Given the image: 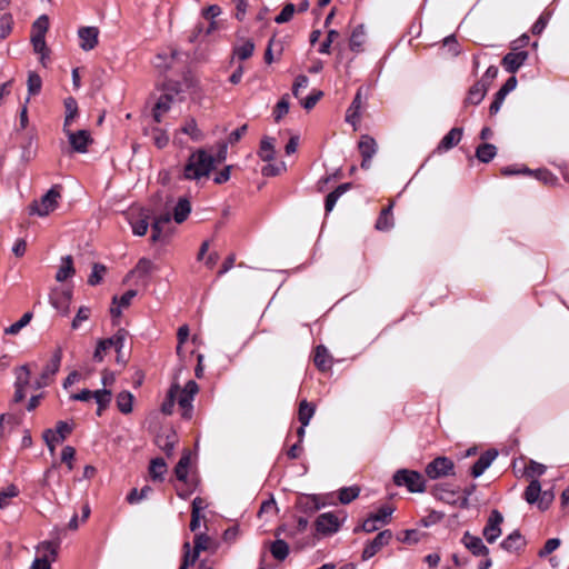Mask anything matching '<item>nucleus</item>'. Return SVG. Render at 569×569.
<instances>
[{
    "label": "nucleus",
    "mask_w": 569,
    "mask_h": 569,
    "mask_svg": "<svg viewBox=\"0 0 569 569\" xmlns=\"http://www.w3.org/2000/svg\"><path fill=\"white\" fill-rule=\"evenodd\" d=\"M213 169V156L203 149H199L189 156L184 166L183 178L187 180H199L208 177Z\"/></svg>",
    "instance_id": "nucleus-1"
},
{
    "label": "nucleus",
    "mask_w": 569,
    "mask_h": 569,
    "mask_svg": "<svg viewBox=\"0 0 569 569\" xmlns=\"http://www.w3.org/2000/svg\"><path fill=\"white\" fill-rule=\"evenodd\" d=\"M528 41L529 37L527 34H522L520 38L512 41L510 52L507 53L501 61L508 72L515 73L528 59V51L523 49L528 44Z\"/></svg>",
    "instance_id": "nucleus-2"
},
{
    "label": "nucleus",
    "mask_w": 569,
    "mask_h": 569,
    "mask_svg": "<svg viewBox=\"0 0 569 569\" xmlns=\"http://www.w3.org/2000/svg\"><path fill=\"white\" fill-rule=\"evenodd\" d=\"M61 186H52L46 194H43L40 201L34 200L29 206L30 214H38L40 217H47L50 212L54 211L58 207V200L61 198Z\"/></svg>",
    "instance_id": "nucleus-3"
},
{
    "label": "nucleus",
    "mask_w": 569,
    "mask_h": 569,
    "mask_svg": "<svg viewBox=\"0 0 569 569\" xmlns=\"http://www.w3.org/2000/svg\"><path fill=\"white\" fill-rule=\"evenodd\" d=\"M396 486H405L410 492L426 491V481L423 476L415 470L400 469L393 475Z\"/></svg>",
    "instance_id": "nucleus-4"
},
{
    "label": "nucleus",
    "mask_w": 569,
    "mask_h": 569,
    "mask_svg": "<svg viewBox=\"0 0 569 569\" xmlns=\"http://www.w3.org/2000/svg\"><path fill=\"white\" fill-rule=\"evenodd\" d=\"M497 74H498V69L493 66H490L487 69L485 76L481 78V80L478 81L477 83H475L469 89L468 96L466 98V103H470V104L480 103L487 92V87H488L489 82L492 79H495Z\"/></svg>",
    "instance_id": "nucleus-5"
},
{
    "label": "nucleus",
    "mask_w": 569,
    "mask_h": 569,
    "mask_svg": "<svg viewBox=\"0 0 569 569\" xmlns=\"http://www.w3.org/2000/svg\"><path fill=\"white\" fill-rule=\"evenodd\" d=\"M127 335V330L121 328L112 337L99 340L93 353V359L99 362L102 361L103 352H106L110 348H114L117 353H120L121 349L123 348Z\"/></svg>",
    "instance_id": "nucleus-6"
},
{
    "label": "nucleus",
    "mask_w": 569,
    "mask_h": 569,
    "mask_svg": "<svg viewBox=\"0 0 569 569\" xmlns=\"http://www.w3.org/2000/svg\"><path fill=\"white\" fill-rule=\"evenodd\" d=\"M432 495L446 503L460 508L467 507V496L462 495L460 490L449 488L447 485H436L432 488Z\"/></svg>",
    "instance_id": "nucleus-7"
},
{
    "label": "nucleus",
    "mask_w": 569,
    "mask_h": 569,
    "mask_svg": "<svg viewBox=\"0 0 569 569\" xmlns=\"http://www.w3.org/2000/svg\"><path fill=\"white\" fill-rule=\"evenodd\" d=\"M198 391H199L198 383L194 380H189L186 383L184 388L180 389V391L178 392V395H179L178 405L182 409V417L184 419H191V417H192V410H193L192 401H193L194 396L198 393Z\"/></svg>",
    "instance_id": "nucleus-8"
},
{
    "label": "nucleus",
    "mask_w": 569,
    "mask_h": 569,
    "mask_svg": "<svg viewBox=\"0 0 569 569\" xmlns=\"http://www.w3.org/2000/svg\"><path fill=\"white\" fill-rule=\"evenodd\" d=\"M61 359L62 348L58 346L53 351L51 360L46 365L40 377L34 381L36 389H41L50 383L52 377L59 371Z\"/></svg>",
    "instance_id": "nucleus-9"
},
{
    "label": "nucleus",
    "mask_w": 569,
    "mask_h": 569,
    "mask_svg": "<svg viewBox=\"0 0 569 569\" xmlns=\"http://www.w3.org/2000/svg\"><path fill=\"white\" fill-rule=\"evenodd\" d=\"M455 463L447 457H437L430 461L425 472L430 479H438L453 473Z\"/></svg>",
    "instance_id": "nucleus-10"
},
{
    "label": "nucleus",
    "mask_w": 569,
    "mask_h": 569,
    "mask_svg": "<svg viewBox=\"0 0 569 569\" xmlns=\"http://www.w3.org/2000/svg\"><path fill=\"white\" fill-rule=\"evenodd\" d=\"M316 531L322 536H329L337 532L340 528L338 517L332 512H325L318 516L315 521Z\"/></svg>",
    "instance_id": "nucleus-11"
},
{
    "label": "nucleus",
    "mask_w": 569,
    "mask_h": 569,
    "mask_svg": "<svg viewBox=\"0 0 569 569\" xmlns=\"http://www.w3.org/2000/svg\"><path fill=\"white\" fill-rule=\"evenodd\" d=\"M392 539V532L389 529L380 531L367 546L362 551V560H368L377 555L382 547L387 546Z\"/></svg>",
    "instance_id": "nucleus-12"
},
{
    "label": "nucleus",
    "mask_w": 569,
    "mask_h": 569,
    "mask_svg": "<svg viewBox=\"0 0 569 569\" xmlns=\"http://www.w3.org/2000/svg\"><path fill=\"white\" fill-rule=\"evenodd\" d=\"M66 134L73 151L84 153L88 151V146L93 142L88 130H78L76 132L66 129Z\"/></svg>",
    "instance_id": "nucleus-13"
},
{
    "label": "nucleus",
    "mask_w": 569,
    "mask_h": 569,
    "mask_svg": "<svg viewBox=\"0 0 569 569\" xmlns=\"http://www.w3.org/2000/svg\"><path fill=\"white\" fill-rule=\"evenodd\" d=\"M71 299H72V289H53L50 293L51 305L62 316H67L69 313Z\"/></svg>",
    "instance_id": "nucleus-14"
},
{
    "label": "nucleus",
    "mask_w": 569,
    "mask_h": 569,
    "mask_svg": "<svg viewBox=\"0 0 569 569\" xmlns=\"http://www.w3.org/2000/svg\"><path fill=\"white\" fill-rule=\"evenodd\" d=\"M358 149L362 157L361 168L369 169L370 161H371L372 157L376 154L377 149H378L376 140L372 137H370L369 134H362L360 137L359 143H358Z\"/></svg>",
    "instance_id": "nucleus-15"
},
{
    "label": "nucleus",
    "mask_w": 569,
    "mask_h": 569,
    "mask_svg": "<svg viewBox=\"0 0 569 569\" xmlns=\"http://www.w3.org/2000/svg\"><path fill=\"white\" fill-rule=\"evenodd\" d=\"M30 382V370L27 365L21 366L17 371L16 390L13 395V402H21L26 398L24 388Z\"/></svg>",
    "instance_id": "nucleus-16"
},
{
    "label": "nucleus",
    "mask_w": 569,
    "mask_h": 569,
    "mask_svg": "<svg viewBox=\"0 0 569 569\" xmlns=\"http://www.w3.org/2000/svg\"><path fill=\"white\" fill-rule=\"evenodd\" d=\"M526 545V538L518 530H515L502 542H500V548L507 552L519 555L525 550Z\"/></svg>",
    "instance_id": "nucleus-17"
},
{
    "label": "nucleus",
    "mask_w": 569,
    "mask_h": 569,
    "mask_svg": "<svg viewBox=\"0 0 569 569\" xmlns=\"http://www.w3.org/2000/svg\"><path fill=\"white\" fill-rule=\"evenodd\" d=\"M461 542L473 556H488L489 553V549L483 543L482 539L480 537L472 536L469 531L463 533Z\"/></svg>",
    "instance_id": "nucleus-18"
},
{
    "label": "nucleus",
    "mask_w": 569,
    "mask_h": 569,
    "mask_svg": "<svg viewBox=\"0 0 569 569\" xmlns=\"http://www.w3.org/2000/svg\"><path fill=\"white\" fill-rule=\"evenodd\" d=\"M519 172H526L529 174H533L536 177V179H538L546 186H556L558 183L557 176H555L548 169H538L536 171H531V170L525 168L522 170L515 171L508 167L502 171L503 174H513V173H519Z\"/></svg>",
    "instance_id": "nucleus-19"
},
{
    "label": "nucleus",
    "mask_w": 569,
    "mask_h": 569,
    "mask_svg": "<svg viewBox=\"0 0 569 569\" xmlns=\"http://www.w3.org/2000/svg\"><path fill=\"white\" fill-rule=\"evenodd\" d=\"M80 48L84 51L92 50L98 44L99 29L97 27H82L78 31Z\"/></svg>",
    "instance_id": "nucleus-20"
},
{
    "label": "nucleus",
    "mask_w": 569,
    "mask_h": 569,
    "mask_svg": "<svg viewBox=\"0 0 569 569\" xmlns=\"http://www.w3.org/2000/svg\"><path fill=\"white\" fill-rule=\"evenodd\" d=\"M498 456L497 449H489L483 452L471 467L470 473L473 478L480 477Z\"/></svg>",
    "instance_id": "nucleus-21"
},
{
    "label": "nucleus",
    "mask_w": 569,
    "mask_h": 569,
    "mask_svg": "<svg viewBox=\"0 0 569 569\" xmlns=\"http://www.w3.org/2000/svg\"><path fill=\"white\" fill-rule=\"evenodd\" d=\"M325 503H321L318 496L305 495L298 498L296 507L299 511L308 515L317 512Z\"/></svg>",
    "instance_id": "nucleus-22"
},
{
    "label": "nucleus",
    "mask_w": 569,
    "mask_h": 569,
    "mask_svg": "<svg viewBox=\"0 0 569 569\" xmlns=\"http://www.w3.org/2000/svg\"><path fill=\"white\" fill-rule=\"evenodd\" d=\"M151 212L148 209H141L137 218L130 220L132 231L136 236L142 237L149 228Z\"/></svg>",
    "instance_id": "nucleus-23"
},
{
    "label": "nucleus",
    "mask_w": 569,
    "mask_h": 569,
    "mask_svg": "<svg viewBox=\"0 0 569 569\" xmlns=\"http://www.w3.org/2000/svg\"><path fill=\"white\" fill-rule=\"evenodd\" d=\"M362 90L361 88L358 89L350 107L347 110L346 114V121L351 123L353 127L359 122L360 120V110L362 107Z\"/></svg>",
    "instance_id": "nucleus-24"
},
{
    "label": "nucleus",
    "mask_w": 569,
    "mask_h": 569,
    "mask_svg": "<svg viewBox=\"0 0 569 569\" xmlns=\"http://www.w3.org/2000/svg\"><path fill=\"white\" fill-rule=\"evenodd\" d=\"M462 138V128H452L439 142L437 150L447 151L457 146Z\"/></svg>",
    "instance_id": "nucleus-25"
},
{
    "label": "nucleus",
    "mask_w": 569,
    "mask_h": 569,
    "mask_svg": "<svg viewBox=\"0 0 569 569\" xmlns=\"http://www.w3.org/2000/svg\"><path fill=\"white\" fill-rule=\"evenodd\" d=\"M172 101H173V97H172V93H170V92H164L163 94L160 96V98L158 99V101L154 104V108L152 110V117H153L154 122H157V123L161 122L162 113L167 112L170 109Z\"/></svg>",
    "instance_id": "nucleus-26"
},
{
    "label": "nucleus",
    "mask_w": 569,
    "mask_h": 569,
    "mask_svg": "<svg viewBox=\"0 0 569 569\" xmlns=\"http://www.w3.org/2000/svg\"><path fill=\"white\" fill-rule=\"evenodd\" d=\"M178 441L177 433L174 431H170L168 433H161L157 436L156 442L158 447L167 455L172 456L174 446Z\"/></svg>",
    "instance_id": "nucleus-27"
},
{
    "label": "nucleus",
    "mask_w": 569,
    "mask_h": 569,
    "mask_svg": "<svg viewBox=\"0 0 569 569\" xmlns=\"http://www.w3.org/2000/svg\"><path fill=\"white\" fill-rule=\"evenodd\" d=\"M392 208H393V202H390L389 206H387L386 208H383L381 211H380V214L376 221V229L379 230V231H388L390 230L395 222H393V216H392Z\"/></svg>",
    "instance_id": "nucleus-28"
},
{
    "label": "nucleus",
    "mask_w": 569,
    "mask_h": 569,
    "mask_svg": "<svg viewBox=\"0 0 569 569\" xmlns=\"http://www.w3.org/2000/svg\"><path fill=\"white\" fill-rule=\"evenodd\" d=\"M313 361L316 367L321 371L329 370L332 365L331 356L322 345L316 347Z\"/></svg>",
    "instance_id": "nucleus-29"
},
{
    "label": "nucleus",
    "mask_w": 569,
    "mask_h": 569,
    "mask_svg": "<svg viewBox=\"0 0 569 569\" xmlns=\"http://www.w3.org/2000/svg\"><path fill=\"white\" fill-rule=\"evenodd\" d=\"M76 273V269L73 267V259L71 256H66L61 258V264L56 273V280L58 282H63L67 279L73 277Z\"/></svg>",
    "instance_id": "nucleus-30"
},
{
    "label": "nucleus",
    "mask_w": 569,
    "mask_h": 569,
    "mask_svg": "<svg viewBox=\"0 0 569 569\" xmlns=\"http://www.w3.org/2000/svg\"><path fill=\"white\" fill-rule=\"evenodd\" d=\"M483 537L489 543H492L498 537V509H493L490 512L488 522L483 528Z\"/></svg>",
    "instance_id": "nucleus-31"
},
{
    "label": "nucleus",
    "mask_w": 569,
    "mask_h": 569,
    "mask_svg": "<svg viewBox=\"0 0 569 569\" xmlns=\"http://www.w3.org/2000/svg\"><path fill=\"white\" fill-rule=\"evenodd\" d=\"M273 142L274 139L271 137L266 136L261 139L258 156L262 161L270 162L274 159L276 150Z\"/></svg>",
    "instance_id": "nucleus-32"
},
{
    "label": "nucleus",
    "mask_w": 569,
    "mask_h": 569,
    "mask_svg": "<svg viewBox=\"0 0 569 569\" xmlns=\"http://www.w3.org/2000/svg\"><path fill=\"white\" fill-rule=\"evenodd\" d=\"M191 212V204L187 198H180L173 208V219L177 223H182L187 220Z\"/></svg>",
    "instance_id": "nucleus-33"
},
{
    "label": "nucleus",
    "mask_w": 569,
    "mask_h": 569,
    "mask_svg": "<svg viewBox=\"0 0 569 569\" xmlns=\"http://www.w3.org/2000/svg\"><path fill=\"white\" fill-rule=\"evenodd\" d=\"M350 182L341 183L333 191L327 194L325 200V209L327 212H330L336 206L337 200L351 188Z\"/></svg>",
    "instance_id": "nucleus-34"
},
{
    "label": "nucleus",
    "mask_w": 569,
    "mask_h": 569,
    "mask_svg": "<svg viewBox=\"0 0 569 569\" xmlns=\"http://www.w3.org/2000/svg\"><path fill=\"white\" fill-rule=\"evenodd\" d=\"M167 472V463L163 458H154L150 461L149 473L153 481H163Z\"/></svg>",
    "instance_id": "nucleus-35"
},
{
    "label": "nucleus",
    "mask_w": 569,
    "mask_h": 569,
    "mask_svg": "<svg viewBox=\"0 0 569 569\" xmlns=\"http://www.w3.org/2000/svg\"><path fill=\"white\" fill-rule=\"evenodd\" d=\"M190 466V451L184 450L178 463L174 467V475L179 481H187L188 469Z\"/></svg>",
    "instance_id": "nucleus-36"
},
{
    "label": "nucleus",
    "mask_w": 569,
    "mask_h": 569,
    "mask_svg": "<svg viewBox=\"0 0 569 569\" xmlns=\"http://www.w3.org/2000/svg\"><path fill=\"white\" fill-rule=\"evenodd\" d=\"M144 134L150 136L157 148L162 149L169 143V136L167 132L158 127L144 129Z\"/></svg>",
    "instance_id": "nucleus-37"
},
{
    "label": "nucleus",
    "mask_w": 569,
    "mask_h": 569,
    "mask_svg": "<svg viewBox=\"0 0 569 569\" xmlns=\"http://www.w3.org/2000/svg\"><path fill=\"white\" fill-rule=\"evenodd\" d=\"M497 154V148L491 143H481L476 149V158L483 163L490 162Z\"/></svg>",
    "instance_id": "nucleus-38"
},
{
    "label": "nucleus",
    "mask_w": 569,
    "mask_h": 569,
    "mask_svg": "<svg viewBox=\"0 0 569 569\" xmlns=\"http://www.w3.org/2000/svg\"><path fill=\"white\" fill-rule=\"evenodd\" d=\"M179 391H180V386L178 383H172L167 393L164 401L161 405V412L163 415H171L173 412L176 398H177Z\"/></svg>",
    "instance_id": "nucleus-39"
},
{
    "label": "nucleus",
    "mask_w": 569,
    "mask_h": 569,
    "mask_svg": "<svg viewBox=\"0 0 569 569\" xmlns=\"http://www.w3.org/2000/svg\"><path fill=\"white\" fill-rule=\"evenodd\" d=\"M315 411H316V407L312 403L308 402L307 400H302L299 403V409H298V420L300 421V423L303 426H308L310 422V419L315 415Z\"/></svg>",
    "instance_id": "nucleus-40"
},
{
    "label": "nucleus",
    "mask_w": 569,
    "mask_h": 569,
    "mask_svg": "<svg viewBox=\"0 0 569 569\" xmlns=\"http://www.w3.org/2000/svg\"><path fill=\"white\" fill-rule=\"evenodd\" d=\"M366 32L363 24L357 26L350 37V49L355 52H360L365 42Z\"/></svg>",
    "instance_id": "nucleus-41"
},
{
    "label": "nucleus",
    "mask_w": 569,
    "mask_h": 569,
    "mask_svg": "<svg viewBox=\"0 0 569 569\" xmlns=\"http://www.w3.org/2000/svg\"><path fill=\"white\" fill-rule=\"evenodd\" d=\"M133 395L130 391H121L117 396V407L123 415L132 411Z\"/></svg>",
    "instance_id": "nucleus-42"
},
{
    "label": "nucleus",
    "mask_w": 569,
    "mask_h": 569,
    "mask_svg": "<svg viewBox=\"0 0 569 569\" xmlns=\"http://www.w3.org/2000/svg\"><path fill=\"white\" fill-rule=\"evenodd\" d=\"M541 495V485L538 479H532L523 492L526 501L530 505L537 503Z\"/></svg>",
    "instance_id": "nucleus-43"
},
{
    "label": "nucleus",
    "mask_w": 569,
    "mask_h": 569,
    "mask_svg": "<svg viewBox=\"0 0 569 569\" xmlns=\"http://www.w3.org/2000/svg\"><path fill=\"white\" fill-rule=\"evenodd\" d=\"M270 552L274 559L283 561L289 555V545L282 539H277L271 543Z\"/></svg>",
    "instance_id": "nucleus-44"
},
{
    "label": "nucleus",
    "mask_w": 569,
    "mask_h": 569,
    "mask_svg": "<svg viewBox=\"0 0 569 569\" xmlns=\"http://www.w3.org/2000/svg\"><path fill=\"white\" fill-rule=\"evenodd\" d=\"M32 317H33L32 312H30V311L26 312L17 322L7 327L4 329V333L10 335V336L18 335L21 331V329H23L27 325H29Z\"/></svg>",
    "instance_id": "nucleus-45"
},
{
    "label": "nucleus",
    "mask_w": 569,
    "mask_h": 569,
    "mask_svg": "<svg viewBox=\"0 0 569 569\" xmlns=\"http://www.w3.org/2000/svg\"><path fill=\"white\" fill-rule=\"evenodd\" d=\"M254 51V43L252 40H246L241 46H237L233 49V54L237 56L240 60L249 59Z\"/></svg>",
    "instance_id": "nucleus-46"
},
{
    "label": "nucleus",
    "mask_w": 569,
    "mask_h": 569,
    "mask_svg": "<svg viewBox=\"0 0 569 569\" xmlns=\"http://www.w3.org/2000/svg\"><path fill=\"white\" fill-rule=\"evenodd\" d=\"M360 488L358 486L345 487L339 490V501L342 505H348L358 498Z\"/></svg>",
    "instance_id": "nucleus-47"
},
{
    "label": "nucleus",
    "mask_w": 569,
    "mask_h": 569,
    "mask_svg": "<svg viewBox=\"0 0 569 569\" xmlns=\"http://www.w3.org/2000/svg\"><path fill=\"white\" fill-rule=\"evenodd\" d=\"M20 490L13 483L9 485L7 488L0 490V509H3L9 506V500L18 497Z\"/></svg>",
    "instance_id": "nucleus-48"
},
{
    "label": "nucleus",
    "mask_w": 569,
    "mask_h": 569,
    "mask_svg": "<svg viewBox=\"0 0 569 569\" xmlns=\"http://www.w3.org/2000/svg\"><path fill=\"white\" fill-rule=\"evenodd\" d=\"M106 272H107V267L104 264L99 263V262L93 263L92 272L88 278V284H90V286L99 284L102 281Z\"/></svg>",
    "instance_id": "nucleus-49"
},
{
    "label": "nucleus",
    "mask_w": 569,
    "mask_h": 569,
    "mask_svg": "<svg viewBox=\"0 0 569 569\" xmlns=\"http://www.w3.org/2000/svg\"><path fill=\"white\" fill-rule=\"evenodd\" d=\"M289 111V94L286 93L281 97L273 110V118L279 122Z\"/></svg>",
    "instance_id": "nucleus-50"
},
{
    "label": "nucleus",
    "mask_w": 569,
    "mask_h": 569,
    "mask_svg": "<svg viewBox=\"0 0 569 569\" xmlns=\"http://www.w3.org/2000/svg\"><path fill=\"white\" fill-rule=\"evenodd\" d=\"M53 431L57 436V442H62L73 431V425H70L67 421L60 420L57 422L56 429Z\"/></svg>",
    "instance_id": "nucleus-51"
},
{
    "label": "nucleus",
    "mask_w": 569,
    "mask_h": 569,
    "mask_svg": "<svg viewBox=\"0 0 569 569\" xmlns=\"http://www.w3.org/2000/svg\"><path fill=\"white\" fill-rule=\"evenodd\" d=\"M420 536H421V533L419 532V530L407 529V530L401 531L397 536V539L402 543L415 545V543L419 542Z\"/></svg>",
    "instance_id": "nucleus-52"
},
{
    "label": "nucleus",
    "mask_w": 569,
    "mask_h": 569,
    "mask_svg": "<svg viewBox=\"0 0 569 569\" xmlns=\"http://www.w3.org/2000/svg\"><path fill=\"white\" fill-rule=\"evenodd\" d=\"M546 466L542 463H539L537 461L530 460L529 463L525 468V475L528 478L536 479L537 477H540L545 473Z\"/></svg>",
    "instance_id": "nucleus-53"
},
{
    "label": "nucleus",
    "mask_w": 569,
    "mask_h": 569,
    "mask_svg": "<svg viewBox=\"0 0 569 569\" xmlns=\"http://www.w3.org/2000/svg\"><path fill=\"white\" fill-rule=\"evenodd\" d=\"M48 29L49 18L46 14H42L32 23V36L44 37Z\"/></svg>",
    "instance_id": "nucleus-54"
},
{
    "label": "nucleus",
    "mask_w": 569,
    "mask_h": 569,
    "mask_svg": "<svg viewBox=\"0 0 569 569\" xmlns=\"http://www.w3.org/2000/svg\"><path fill=\"white\" fill-rule=\"evenodd\" d=\"M152 489L150 486H144L140 491H138L137 488L131 489V491L127 496V501L131 505L137 503L141 501L142 499H146L151 492Z\"/></svg>",
    "instance_id": "nucleus-55"
},
{
    "label": "nucleus",
    "mask_w": 569,
    "mask_h": 569,
    "mask_svg": "<svg viewBox=\"0 0 569 569\" xmlns=\"http://www.w3.org/2000/svg\"><path fill=\"white\" fill-rule=\"evenodd\" d=\"M154 269H156V267L151 260H149L147 258H141L138 261L134 270H132L131 272H137L140 277H144V276L150 274Z\"/></svg>",
    "instance_id": "nucleus-56"
},
{
    "label": "nucleus",
    "mask_w": 569,
    "mask_h": 569,
    "mask_svg": "<svg viewBox=\"0 0 569 569\" xmlns=\"http://www.w3.org/2000/svg\"><path fill=\"white\" fill-rule=\"evenodd\" d=\"M27 84H28L29 94L30 96H36L41 90L42 80H41V78H40V76L38 73L30 72L29 76H28Z\"/></svg>",
    "instance_id": "nucleus-57"
},
{
    "label": "nucleus",
    "mask_w": 569,
    "mask_h": 569,
    "mask_svg": "<svg viewBox=\"0 0 569 569\" xmlns=\"http://www.w3.org/2000/svg\"><path fill=\"white\" fill-rule=\"evenodd\" d=\"M13 19L10 13L0 17V39H6L12 31Z\"/></svg>",
    "instance_id": "nucleus-58"
},
{
    "label": "nucleus",
    "mask_w": 569,
    "mask_h": 569,
    "mask_svg": "<svg viewBox=\"0 0 569 569\" xmlns=\"http://www.w3.org/2000/svg\"><path fill=\"white\" fill-rule=\"evenodd\" d=\"M181 131L191 137L192 140L199 141L202 138L201 131L198 129L197 122L194 119H190L182 127Z\"/></svg>",
    "instance_id": "nucleus-59"
},
{
    "label": "nucleus",
    "mask_w": 569,
    "mask_h": 569,
    "mask_svg": "<svg viewBox=\"0 0 569 569\" xmlns=\"http://www.w3.org/2000/svg\"><path fill=\"white\" fill-rule=\"evenodd\" d=\"M93 398L96 399V402L100 407H108L111 402L112 392L109 389H99L93 391Z\"/></svg>",
    "instance_id": "nucleus-60"
},
{
    "label": "nucleus",
    "mask_w": 569,
    "mask_h": 569,
    "mask_svg": "<svg viewBox=\"0 0 569 569\" xmlns=\"http://www.w3.org/2000/svg\"><path fill=\"white\" fill-rule=\"evenodd\" d=\"M31 42H32L34 52L41 54V60H43L46 57H48L49 50L47 48L44 37L32 36Z\"/></svg>",
    "instance_id": "nucleus-61"
},
{
    "label": "nucleus",
    "mask_w": 569,
    "mask_h": 569,
    "mask_svg": "<svg viewBox=\"0 0 569 569\" xmlns=\"http://www.w3.org/2000/svg\"><path fill=\"white\" fill-rule=\"evenodd\" d=\"M295 10L296 7L293 3H287L282 8L281 12L274 18V22L278 24H282L290 21L293 17Z\"/></svg>",
    "instance_id": "nucleus-62"
},
{
    "label": "nucleus",
    "mask_w": 569,
    "mask_h": 569,
    "mask_svg": "<svg viewBox=\"0 0 569 569\" xmlns=\"http://www.w3.org/2000/svg\"><path fill=\"white\" fill-rule=\"evenodd\" d=\"M550 17H551V12H549V11L542 12L531 28L532 34H535V36L540 34L547 27V24L550 20Z\"/></svg>",
    "instance_id": "nucleus-63"
},
{
    "label": "nucleus",
    "mask_w": 569,
    "mask_h": 569,
    "mask_svg": "<svg viewBox=\"0 0 569 569\" xmlns=\"http://www.w3.org/2000/svg\"><path fill=\"white\" fill-rule=\"evenodd\" d=\"M91 315V309L89 307L82 306L78 309V312L76 313V317L73 318L71 322V328L73 330L78 329L80 323L82 321H86L89 319Z\"/></svg>",
    "instance_id": "nucleus-64"
}]
</instances>
